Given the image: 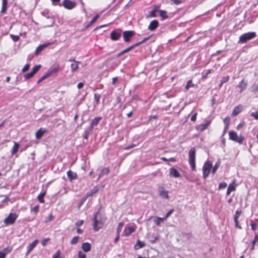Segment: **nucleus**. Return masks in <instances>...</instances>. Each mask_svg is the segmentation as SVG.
<instances>
[{
    "mask_svg": "<svg viewBox=\"0 0 258 258\" xmlns=\"http://www.w3.org/2000/svg\"><path fill=\"white\" fill-rule=\"evenodd\" d=\"M105 221V219L101 216L99 211L97 212L92 218L93 229L97 231L101 228Z\"/></svg>",
    "mask_w": 258,
    "mask_h": 258,
    "instance_id": "1",
    "label": "nucleus"
},
{
    "mask_svg": "<svg viewBox=\"0 0 258 258\" xmlns=\"http://www.w3.org/2000/svg\"><path fill=\"white\" fill-rule=\"evenodd\" d=\"M256 34L255 32H248L241 35L239 37L238 44L246 43L247 41L255 38Z\"/></svg>",
    "mask_w": 258,
    "mask_h": 258,
    "instance_id": "2",
    "label": "nucleus"
},
{
    "mask_svg": "<svg viewBox=\"0 0 258 258\" xmlns=\"http://www.w3.org/2000/svg\"><path fill=\"white\" fill-rule=\"evenodd\" d=\"M196 149L191 148L188 152V162L192 171L196 170Z\"/></svg>",
    "mask_w": 258,
    "mask_h": 258,
    "instance_id": "3",
    "label": "nucleus"
},
{
    "mask_svg": "<svg viewBox=\"0 0 258 258\" xmlns=\"http://www.w3.org/2000/svg\"><path fill=\"white\" fill-rule=\"evenodd\" d=\"M229 139L235 141L239 144L243 143L244 138L240 134L238 136L237 134L234 131H230L229 133Z\"/></svg>",
    "mask_w": 258,
    "mask_h": 258,
    "instance_id": "4",
    "label": "nucleus"
},
{
    "mask_svg": "<svg viewBox=\"0 0 258 258\" xmlns=\"http://www.w3.org/2000/svg\"><path fill=\"white\" fill-rule=\"evenodd\" d=\"M18 217L16 213H11L4 220V222L6 225H11L15 223Z\"/></svg>",
    "mask_w": 258,
    "mask_h": 258,
    "instance_id": "5",
    "label": "nucleus"
},
{
    "mask_svg": "<svg viewBox=\"0 0 258 258\" xmlns=\"http://www.w3.org/2000/svg\"><path fill=\"white\" fill-rule=\"evenodd\" d=\"M212 164L210 162H206L203 167V177L206 179L209 175Z\"/></svg>",
    "mask_w": 258,
    "mask_h": 258,
    "instance_id": "6",
    "label": "nucleus"
},
{
    "mask_svg": "<svg viewBox=\"0 0 258 258\" xmlns=\"http://www.w3.org/2000/svg\"><path fill=\"white\" fill-rule=\"evenodd\" d=\"M135 32L132 30L124 31L123 32L124 41L126 43L129 42L131 38L135 35Z\"/></svg>",
    "mask_w": 258,
    "mask_h": 258,
    "instance_id": "7",
    "label": "nucleus"
},
{
    "mask_svg": "<svg viewBox=\"0 0 258 258\" xmlns=\"http://www.w3.org/2000/svg\"><path fill=\"white\" fill-rule=\"evenodd\" d=\"M121 30L120 29H116L112 31L110 33V38L113 41L118 40L121 36Z\"/></svg>",
    "mask_w": 258,
    "mask_h": 258,
    "instance_id": "8",
    "label": "nucleus"
},
{
    "mask_svg": "<svg viewBox=\"0 0 258 258\" xmlns=\"http://www.w3.org/2000/svg\"><path fill=\"white\" fill-rule=\"evenodd\" d=\"M62 6L66 9L71 10L76 7L77 4L75 2L71 1L70 0H63L62 2Z\"/></svg>",
    "mask_w": 258,
    "mask_h": 258,
    "instance_id": "9",
    "label": "nucleus"
},
{
    "mask_svg": "<svg viewBox=\"0 0 258 258\" xmlns=\"http://www.w3.org/2000/svg\"><path fill=\"white\" fill-rule=\"evenodd\" d=\"M159 196L162 199H168L169 197L168 196V191L166 190L163 187H159L158 188Z\"/></svg>",
    "mask_w": 258,
    "mask_h": 258,
    "instance_id": "10",
    "label": "nucleus"
},
{
    "mask_svg": "<svg viewBox=\"0 0 258 258\" xmlns=\"http://www.w3.org/2000/svg\"><path fill=\"white\" fill-rule=\"evenodd\" d=\"M38 240L36 239L34 240L32 243L28 245L27 247V255H28L33 249V248L36 246V245L38 243Z\"/></svg>",
    "mask_w": 258,
    "mask_h": 258,
    "instance_id": "11",
    "label": "nucleus"
},
{
    "mask_svg": "<svg viewBox=\"0 0 258 258\" xmlns=\"http://www.w3.org/2000/svg\"><path fill=\"white\" fill-rule=\"evenodd\" d=\"M158 21L156 20H154L150 22L148 29L150 31H154L158 27Z\"/></svg>",
    "mask_w": 258,
    "mask_h": 258,
    "instance_id": "12",
    "label": "nucleus"
},
{
    "mask_svg": "<svg viewBox=\"0 0 258 258\" xmlns=\"http://www.w3.org/2000/svg\"><path fill=\"white\" fill-rule=\"evenodd\" d=\"M50 45L49 43H43L39 45L35 50V55H37L38 54L42 51L45 48L47 47Z\"/></svg>",
    "mask_w": 258,
    "mask_h": 258,
    "instance_id": "13",
    "label": "nucleus"
},
{
    "mask_svg": "<svg viewBox=\"0 0 258 258\" xmlns=\"http://www.w3.org/2000/svg\"><path fill=\"white\" fill-rule=\"evenodd\" d=\"M67 174L68 177L71 182L73 180L77 179L78 177L77 173L70 170L67 171Z\"/></svg>",
    "mask_w": 258,
    "mask_h": 258,
    "instance_id": "14",
    "label": "nucleus"
},
{
    "mask_svg": "<svg viewBox=\"0 0 258 258\" xmlns=\"http://www.w3.org/2000/svg\"><path fill=\"white\" fill-rule=\"evenodd\" d=\"M169 175L175 178L180 176V174L178 170L173 167L170 169Z\"/></svg>",
    "mask_w": 258,
    "mask_h": 258,
    "instance_id": "15",
    "label": "nucleus"
},
{
    "mask_svg": "<svg viewBox=\"0 0 258 258\" xmlns=\"http://www.w3.org/2000/svg\"><path fill=\"white\" fill-rule=\"evenodd\" d=\"M211 121H208L207 122L203 124H201L196 127V129L198 131L202 132L204 131L206 128L208 127V126L210 124Z\"/></svg>",
    "mask_w": 258,
    "mask_h": 258,
    "instance_id": "16",
    "label": "nucleus"
},
{
    "mask_svg": "<svg viewBox=\"0 0 258 258\" xmlns=\"http://www.w3.org/2000/svg\"><path fill=\"white\" fill-rule=\"evenodd\" d=\"M134 228L133 227H128L124 229L123 232V235L125 236H127L130 235L131 233H132L134 231Z\"/></svg>",
    "mask_w": 258,
    "mask_h": 258,
    "instance_id": "17",
    "label": "nucleus"
},
{
    "mask_svg": "<svg viewBox=\"0 0 258 258\" xmlns=\"http://www.w3.org/2000/svg\"><path fill=\"white\" fill-rule=\"evenodd\" d=\"M101 117H97L94 118L92 120L91 124L89 127L93 129L94 126H96L98 124L99 122L101 119Z\"/></svg>",
    "mask_w": 258,
    "mask_h": 258,
    "instance_id": "18",
    "label": "nucleus"
},
{
    "mask_svg": "<svg viewBox=\"0 0 258 258\" xmlns=\"http://www.w3.org/2000/svg\"><path fill=\"white\" fill-rule=\"evenodd\" d=\"M247 83L243 79L238 84L237 87L240 88V93H241L246 88Z\"/></svg>",
    "mask_w": 258,
    "mask_h": 258,
    "instance_id": "19",
    "label": "nucleus"
},
{
    "mask_svg": "<svg viewBox=\"0 0 258 258\" xmlns=\"http://www.w3.org/2000/svg\"><path fill=\"white\" fill-rule=\"evenodd\" d=\"M91 244L88 242L83 243L82 245V248L85 252H88L91 250Z\"/></svg>",
    "mask_w": 258,
    "mask_h": 258,
    "instance_id": "20",
    "label": "nucleus"
},
{
    "mask_svg": "<svg viewBox=\"0 0 258 258\" xmlns=\"http://www.w3.org/2000/svg\"><path fill=\"white\" fill-rule=\"evenodd\" d=\"M81 62L75 61V62L72 63L71 64V69L72 72H75L77 71L79 68L78 64L80 63Z\"/></svg>",
    "mask_w": 258,
    "mask_h": 258,
    "instance_id": "21",
    "label": "nucleus"
},
{
    "mask_svg": "<svg viewBox=\"0 0 258 258\" xmlns=\"http://www.w3.org/2000/svg\"><path fill=\"white\" fill-rule=\"evenodd\" d=\"M242 110V106L240 105H238L237 106H235L232 112V115L233 116H236L238 115Z\"/></svg>",
    "mask_w": 258,
    "mask_h": 258,
    "instance_id": "22",
    "label": "nucleus"
},
{
    "mask_svg": "<svg viewBox=\"0 0 258 258\" xmlns=\"http://www.w3.org/2000/svg\"><path fill=\"white\" fill-rule=\"evenodd\" d=\"M109 172V169L108 167H104L103 168L99 175V177L98 178V179H99L101 177L103 176V175H107Z\"/></svg>",
    "mask_w": 258,
    "mask_h": 258,
    "instance_id": "23",
    "label": "nucleus"
},
{
    "mask_svg": "<svg viewBox=\"0 0 258 258\" xmlns=\"http://www.w3.org/2000/svg\"><path fill=\"white\" fill-rule=\"evenodd\" d=\"M236 189V187L234 185V183H230L227 188L226 195L228 196L230 194L231 192L232 191H234Z\"/></svg>",
    "mask_w": 258,
    "mask_h": 258,
    "instance_id": "24",
    "label": "nucleus"
},
{
    "mask_svg": "<svg viewBox=\"0 0 258 258\" xmlns=\"http://www.w3.org/2000/svg\"><path fill=\"white\" fill-rule=\"evenodd\" d=\"M145 243L143 241H141L140 240H138L136 244L135 245L134 248L135 249H139L141 248H142L144 246H145Z\"/></svg>",
    "mask_w": 258,
    "mask_h": 258,
    "instance_id": "25",
    "label": "nucleus"
},
{
    "mask_svg": "<svg viewBox=\"0 0 258 258\" xmlns=\"http://www.w3.org/2000/svg\"><path fill=\"white\" fill-rule=\"evenodd\" d=\"M92 130V129L90 127H89L84 131L83 134V136L87 140L88 139V136L90 134Z\"/></svg>",
    "mask_w": 258,
    "mask_h": 258,
    "instance_id": "26",
    "label": "nucleus"
},
{
    "mask_svg": "<svg viewBox=\"0 0 258 258\" xmlns=\"http://www.w3.org/2000/svg\"><path fill=\"white\" fill-rule=\"evenodd\" d=\"M7 5H8V1L7 0H2V10L1 11V13H4L6 12L7 9Z\"/></svg>",
    "mask_w": 258,
    "mask_h": 258,
    "instance_id": "27",
    "label": "nucleus"
},
{
    "mask_svg": "<svg viewBox=\"0 0 258 258\" xmlns=\"http://www.w3.org/2000/svg\"><path fill=\"white\" fill-rule=\"evenodd\" d=\"M158 11L160 13V16L162 20L166 19L169 17L168 15L167 14V12L165 10H159Z\"/></svg>",
    "mask_w": 258,
    "mask_h": 258,
    "instance_id": "28",
    "label": "nucleus"
},
{
    "mask_svg": "<svg viewBox=\"0 0 258 258\" xmlns=\"http://www.w3.org/2000/svg\"><path fill=\"white\" fill-rule=\"evenodd\" d=\"M45 132V130H43L42 128H40L36 133V138L37 139H39L41 138L42 136L43 135L44 132Z\"/></svg>",
    "mask_w": 258,
    "mask_h": 258,
    "instance_id": "29",
    "label": "nucleus"
},
{
    "mask_svg": "<svg viewBox=\"0 0 258 258\" xmlns=\"http://www.w3.org/2000/svg\"><path fill=\"white\" fill-rule=\"evenodd\" d=\"M60 70V67L58 65H57L56 67L50 70L48 72V74H50V76H51L53 74L58 72Z\"/></svg>",
    "mask_w": 258,
    "mask_h": 258,
    "instance_id": "30",
    "label": "nucleus"
},
{
    "mask_svg": "<svg viewBox=\"0 0 258 258\" xmlns=\"http://www.w3.org/2000/svg\"><path fill=\"white\" fill-rule=\"evenodd\" d=\"M9 248L6 247L3 251H0V258H5L7 253L10 252Z\"/></svg>",
    "mask_w": 258,
    "mask_h": 258,
    "instance_id": "31",
    "label": "nucleus"
},
{
    "mask_svg": "<svg viewBox=\"0 0 258 258\" xmlns=\"http://www.w3.org/2000/svg\"><path fill=\"white\" fill-rule=\"evenodd\" d=\"M19 144H18L17 143L15 142L14 145L13 147L12 150V151H11V153H12V155H14V154H16L18 152V149H19Z\"/></svg>",
    "mask_w": 258,
    "mask_h": 258,
    "instance_id": "32",
    "label": "nucleus"
},
{
    "mask_svg": "<svg viewBox=\"0 0 258 258\" xmlns=\"http://www.w3.org/2000/svg\"><path fill=\"white\" fill-rule=\"evenodd\" d=\"M220 165V161L219 160H218L216 162V163H215V164L214 165V166H213V167L212 168V173L213 174H214L216 173L217 169L219 168Z\"/></svg>",
    "mask_w": 258,
    "mask_h": 258,
    "instance_id": "33",
    "label": "nucleus"
},
{
    "mask_svg": "<svg viewBox=\"0 0 258 258\" xmlns=\"http://www.w3.org/2000/svg\"><path fill=\"white\" fill-rule=\"evenodd\" d=\"M45 195V192H41L38 196V200L41 203H44V197Z\"/></svg>",
    "mask_w": 258,
    "mask_h": 258,
    "instance_id": "34",
    "label": "nucleus"
},
{
    "mask_svg": "<svg viewBox=\"0 0 258 258\" xmlns=\"http://www.w3.org/2000/svg\"><path fill=\"white\" fill-rule=\"evenodd\" d=\"M100 98V95L98 94H94V100L95 102L94 103V106L98 105L99 103V100Z\"/></svg>",
    "mask_w": 258,
    "mask_h": 258,
    "instance_id": "35",
    "label": "nucleus"
},
{
    "mask_svg": "<svg viewBox=\"0 0 258 258\" xmlns=\"http://www.w3.org/2000/svg\"><path fill=\"white\" fill-rule=\"evenodd\" d=\"M79 239L80 237L79 236L74 237L71 240V244L72 245L77 244L78 242Z\"/></svg>",
    "mask_w": 258,
    "mask_h": 258,
    "instance_id": "36",
    "label": "nucleus"
},
{
    "mask_svg": "<svg viewBox=\"0 0 258 258\" xmlns=\"http://www.w3.org/2000/svg\"><path fill=\"white\" fill-rule=\"evenodd\" d=\"M99 16L98 15H96V16H95L92 19V20L90 21V22L89 23V24H88V26H90L91 25H92L94 23H95L96 22V21L97 20V19L99 18Z\"/></svg>",
    "mask_w": 258,
    "mask_h": 258,
    "instance_id": "37",
    "label": "nucleus"
},
{
    "mask_svg": "<svg viewBox=\"0 0 258 258\" xmlns=\"http://www.w3.org/2000/svg\"><path fill=\"white\" fill-rule=\"evenodd\" d=\"M250 225L251 226V229L253 231H255L256 230V227H257V224L256 223L254 222V221L252 220H250Z\"/></svg>",
    "mask_w": 258,
    "mask_h": 258,
    "instance_id": "38",
    "label": "nucleus"
},
{
    "mask_svg": "<svg viewBox=\"0 0 258 258\" xmlns=\"http://www.w3.org/2000/svg\"><path fill=\"white\" fill-rule=\"evenodd\" d=\"M241 213V211L237 210L235 212V214L234 216V220H238V219Z\"/></svg>",
    "mask_w": 258,
    "mask_h": 258,
    "instance_id": "39",
    "label": "nucleus"
},
{
    "mask_svg": "<svg viewBox=\"0 0 258 258\" xmlns=\"http://www.w3.org/2000/svg\"><path fill=\"white\" fill-rule=\"evenodd\" d=\"M10 37H11V38L13 39V40L14 42H17L19 40V39H20L19 36H18V35H14L13 34H11L10 35Z\"/></svg>",
    "mask_w": 258,
    "mask_h": 258,
    "instance_id": "40",
    "label": "nucleus"
},
{
    "mask_svg": "<svg viewBox=\"0 0 258 258\" xmlns=\"http://www.w3.org/2000/svg\"><path fill=\"white\" fill-rule=\"evenodd\" d=\"M194 84L192 82L191 80H189L186 85L185 88L186 90H188L189 88L193 87Z\"/></svg>",
    "mask_w": 258,
    "mask_h": 258,
    "instance_id": "41",
    "label": "nucleus"
},
{
    "mask_svg": "<svg viewBox=\"0 0 258 258\" xmlns=\"http://www.w3.org/2000/svg\"><path fill=\"white\" fill-rule=\"evenodd\" d=\"M40 68L41 66L40 64L36 65L33 68L32 71H33L35 74H36L40 69Z\"/></svg>",
    "mask_w": 258,
    "mask_h": 258,
    "instance_id": "42",
    "label": "nucleus"
},
{
    "mask_svg": "<svg viewBox=\"0 0 258 258\" xmlns=\"http://www.w3.org/2000/svg\"><path fill=\"white\" fill-rule=\"evenodd\" d=\"M226 186H227V183L225 182H223L220 183L218 188L219 189H221L225 188Z\"/></svg>",
    "mask_w": 258,
    "mask_h": 258,
    "instance_id": "43",
    "label": "nucleus"
},
{
    "mask_svg": "<svg viewBox=\"0 0 258 258\" xmlns=\"http://www.w3.org/2000/svg\"><path fill=\"white\" fill-rule=\"evenodd\" d=\"M229 80V77L228 76H224L222 78L221 81V84H224L228 82Z\"/></svg>",
    "mask_w": 258,
    "mask_h": 258,
    "instance_id": "44",
    "label": "nucleus"
},
{
    "mask_svg": "<svg viewBox=\"0 0 258 258\" xmlns=\"http://www.w3.org/2000/svg\"><path fill=\"white\" fill-rule=\"evenodd\" d=\"M39 206L37 205L31 210V212H34L35 214H37L39 212Z\"/></svg>",
    "mask_w": 258,
    "mask_h": 258,
    "instance_id": "45",
    "label": "nucleus"
},
{
    "mask_svg": "<svg viewBox=\"0 0 258 258\" xmlns=\"http://www.w3.org/2000/svg\"><path fill=\"white\" fill-rule=\"evenodd\" d=\"M123 226V223L122 222H120L118 223L116 233H118L119 234Z\"/></svg>",
    "mask_w": 258,
    "mask_h": 258,
    "instance_id": "46",
    "label": "nucleus"
},
{
    "mask_svg": "<svg viewBox=\"0 0 258 258\" xmlns=\"http://www.w3.org/2000/svg\"><path fill=\"white\" fill-rule=\"evenodd\" d=\"M30 68V64H26L22 69V71L23 73H25L29 70Z\"/></svg>",
    "mask_w": 258,
    "mask_h": 258,
    "instance_id": "47",
    "label": "nucleus"
},
{
    "mask_svg": "<svg viewBox=\"0 0 258 258\" xmlns=\"http://www.w3.org/2000/svg\"><path fill=\"white\" fill-rule=\"evenodd\" d=\"M229 120H230V119H229V117H225L223 120V122H224L225 125H226L227 126H229Z\"/></svg>",
    "mask_w": 258,
    "mask_h": 258,
    "instance_id": "48",
    "label": "nucleus"
},
{
    "mask_svg": "<svg viewBox=\"0 0 258 258\" xmlns=\"http://www.w3.org/2000/svg\"><path fill=\"white\" fill-rule=\"evenodd\" d=\"M174 212V209H172L171 210H170L165 215V218H167L168 217H169L172 213L173 212Z\"/></svg>",
    "mask_w": 258,
    "mask_h": 258,
    "instance_id": "49",
    "label": "nucleus"
},
{
    "mask_svg": "<svg viewBox=\"0 0 258 258\" xmlns=\"http://www.w3.org/2000/svg\"><path fill=\"white\" fill-rule=\"evenodd\" d=\"M157 11L156 9H153L152 11H151L150 13L149 16L150 17H156V12Z\"/></svg>",
    "mask_w": 258,
    "mask_h": 258,
    "instance_id": "50",
    "label": "nucleus"
},
{
    "mask_svg": "<svg viewBox=\"0 0 258 258\" xmlns=\"http://www.w3.org/2000/svg\"><path fill=\"white\" fill-rule=\"evenodd\" d=\"M98 188H96L95 190H92L90 193L87 194V197H90L92 196L93 194L96 193L98 191Z\"/></svg>",
    "mask_w": 258,
    "mask_h": 258,
    "instance_id": "51",
    "label": "nucleus"
},
{
    "mask_svg": "<svg viewBox=\"0 0 258 258\" xmlns=\"http://www.w3.org/2000/svg\"><path fill=\"white\" fill-rule=\"evenodd\" d=\"M251 116L253 117L254 118L258 119V111L252 112Z\"/></svg>",
    "mask_w": 258,
    "mask_h": 258,
    "instance_id": "52",
    "label": "nucleus"
},
{
    "mask_svg": "<svg viewBox=\"0 0 258 258\" xmlns=\"http://www.w3.org/2000/svg\"><path fill=\"white\" fill-rule=\"evenodd\" d=\"M83 223H84V220H80L76 223L75 225L77 227H80L83 224Z\"/></svg>",
    "mask_w": 258,
    "mask_h": 258,
    "instance_id": "53",
    "label": "nucleus"
},
{
    "mask_svg": "<svg viewBox=\"0 0 258 258\" xmlns=\"http://www.w3.org/2000/svg\"><path fill=\"white\" fill-rule=\"evenodd\" d=\"M257 241H258V235L256 233H255L254 239L253 240V241L252 242V245H254Z\"/></svg>",
    "mask_w": 258,
    "mask_h": 258,
    "instance_id": "54",
    "label": "nucleus"
},
{
    "mask_svg": "<svg viewBox=\"0 0 258 258\" xmlns=\"http://www.w3.org/2000/svg\"><path fill=\"white\" fill-rule=\"evenodd\" d=\"M49 240V238H45V239H43V240H42L41 241V244L43 245V246H45L47 242Z\"/></svg>",
    "mask_w": 258,
    "mask_h": 258,
    "instance_id": "55",
    "label": "nucleus"
},
{
    "mask_svg": "<svg viewBox=\"0 0 258 258\" xmlns=\"http://www.w3.org/2000/svg\"><path fill=\"white\" fill-rule=\"evenodd\" d=\"M234 223H235V227L241 229L242 228V227L239 224L238 220H234Z\"/></svg>",
    "mask_w": 258,
    "mask_h": 258,
    "instance_id": "56",
    "label": "nucleus"
},
{
    "mask_svg": "<svg viewBox=\"0 0 258 258\" xmlns=\"http://www.w3.org/2000/svg\"><path fill=\"white\" fill-rule=\"evenodd\" d=\"M33 76L30 73H27V74H25L24 75V78H25V79H29L31 78H32Z\"/></svg>",
    "mask_w": 258,
    "mask_h": 258,
    "instance_id": "57",
    "label": "nucleus"
},
{
    "mask_svg": "<svg viewBox=\"0 0 258 258\" xmlns=\"http://www.w3.org/2000/svg\"><path fill=\"white\" fill-rule=\"evenodd\" d=\"M86 257V254L82 252V251H80L79 252V257L78 258H85Z\"/></svg>",
    "mask_w": 258,
    "mask_h": 258,
    "instance_id": "58",
    "label": "nucleus"
},
{
    "mask_svg": "<svg viewBox=\"0 0 258 258\" xmlns=\"http://www.w3.org/2000/svg\"><path fill=\"white\" fill-rule=\"evenodd\" d=\"M49 77H50V74H48V73L47 72L46 74H45V75H44L42 77H41V78L42 79V80L43 81L45 79L49 78Z\"/></svg>",
    "mask_w": 258,
    "mask_h": 258,
    "instance_id": "59",
    "label": "nucleus"
},
{
    "mask_svg": "<svg viewBox=\"0 0 258 258\" xmlns=\"http://www.w3.org/2000/svg\"><path fill=\"white\" fill-rule=\"evenodd\" d=\"M142 44L141 41L135 43L134 44H133L131 45V46L132 47L133 49L135 48V47L139 46L140 45Z\"/></svg>",
    "mask_w": 258,
    "mask_h": 258,
    "instance_id": "60",
    "label": "nucleus"
},
{
    "mask_svg": "<svg viewBox=\"0 0 258 258\" xmlns=\"http://www.w3.org/2000/svg\"><path fill=\"white\" fill-rule=\"evenodd\" d=\"M197 113H194L192 115V116L191 117L190 120L192 121H195L196 120V119H197Z\"/></svg>",
    "mask_w": 258,
    "mask_h": 258,
    "instance_id": "61",
    "label": "nucleus"
},
{
    "mask_svg": "<svg viewBox=\"0 0 258 258\" xmlns=\"http://www.w3.org/2000/svg\"><path fill=\"white\" fill-rule=\"evenodd\" d=\"M133 49L132 47L131 46H130L129 47H127L126 48H125V49L123 50V52L125 53H127V52H128L129 51H130L131 50H132Z\"/></svg>",
    "mask_w": 258,
    "mask_h": 258,
    "instance_id": "62",
    "label": "nucleus"
},
{
    "mask_svg": "<svg viewBox=\"0 0 258 258\" xmlns=\"http://www.w3.org/2000/svg\"><path fill=\"white\" fill-rule=\"evenodd\" d=\"M173 3L176 5H179L182 3V0H171Z\"/></svg>",
    "mask_w": 258,
    "mask_h": 258,
    "instance_id": "63",
    "label": "nucleus"
},
{
    "mask_svg": "<svg viewBox=\"0 0 258 258\" xmlns=\"http://www.w3.org/2000/svg\"><path fill=\"white\" fill-rule=\"evenodd\" d=\"M59 255H60V252L59 250H58L53 255L52 258H58Z\"/></svg>",
    "mask_w": 258,
    "mask_h": 258,
    "instance_id": "64",
    "label": "nucleus"
}]
</instances>
